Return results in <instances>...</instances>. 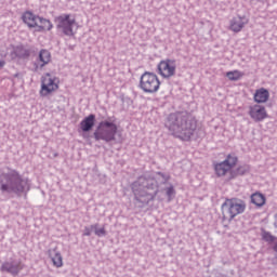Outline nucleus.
I'll return each instance as SVG.
<instances>
[{"mask_svg":"<svg viewBox=\"0 0 277 277\" xmlns=\"http://www.w3.org/2000/svg\"><path fill=\"white\" fill-rule=\"evenodd\" d=\"M164 127L170 131L174 137H179L184 142H189L194 135L197 123L196 118L187 111H177L170 114L166 121Z\"/></svg>","mask_w":277,"mask_h":277,"instance_id":"f257e3e1","label":"nucleus"},{"mask_svg":"<svg viewBox=\"0 0 277 277\" xmlns=\"http://www.w3.org/2000/svg\"><path fill=\"white\" fill-rule=\"evenodd\" d=\"M31 189V181L24 177L18 171L6 168L0 172V194L1 196H27Z\"/></svg>","mask_w":277,"mask_h":277,"instance_id":"f03ea898","label":"nucleus"},{"mask_svg":"<svg viewBox=\"0 0 277 277\" xmlns=\"http://www.w3.org/2000/svg\"><path fill=\"white\" fill-rule=\"evenodd\" d=\"M131 189L137 202L148 205V202L155 200V197L159 194V184L157 183V180L153 177L141 175L131 184Z\"/></svg>","mask_w":277,"mask_h":277,"instance_id":"7ed1b4c3","label":"nucleus"},{"mask_svg":"<svg viewBox=\"0 0 277 277\" xmlns=\"http://www.w3.org/2000/svg\"><path fill=\"white\" fill-rule=\"evenodd\" d=\"M222 215L224 220H235L237 215L246 212V201L237 198L225 199L221 206Z\"/></svg>","mask_w":277,"mask_h":277,"instance_id":"20e7f679","label":"nucleus"},{"mask_svg":"<svg viewBox=\"0 0 277 277\" xmlns=\"http://www.w3.org/2000/svg\"><path fill=\"white\" fill-rule=\"evenodd\" d=\"M116 133H118V126L113 121H101L97 129L93 133V137L96 142H114L116 140Z\"/></svg>","mask_w":277,"mask_h":277,"instance_id":"39448f33","label":"nucleus"},{"mask_svg":"<svg viewBox=\"0 0 277 277\" xmlns=\"http://www.w3.org/2000/svg\"><path fill=\"white\" fill-rule=\"evenodd\" d=\"M22 19L30 29L37 27V31H51V29H53V23H51V21L34 14L31 11L24 12Z\"/></svg>","mask_w":277,"mask_h":277,"instance_id":"423d86ee","label":"nucleus"},{"mask_svg":"<svg viewBox=\"0 0 277 277\" xmlns=\"http://www.w3.org/2000/svg\"><path fill=\"white\" fill-rule=\"evenodd\" d=\"M161 87V81H159V77L156 74L150 71H145L140 79V88L145 92V94H155L159 92V88Z\"/></svg>","mask_w":277,"mask_h":277,"instance_id":"0eeeda50","label":"nucleus"},{"mask_svg":"<svg viewBox=\"0 0 277 277\" xmlns=\"http://www.w3.org/2000/svg\"><path fill=\"white\" fill-rule=\"evenodd\" d=\"M56 28L58 31H62L64 36H68L69 38L75 36L74 27L76 25L75 17L70 16V14H62L55 17Z\"/></svg>","mask_w":277,"mask_h":277,"instance_id":"6e6552de","label":"nucleus"},{"mask_svg":"<svg viewBox=\"0 0 277 277\" xmlns=\"http://www.w3.org/2000/svg\"><path fill=\"white\" fill-rule=\"evenodd\" d=\"M237 161H239L237 156L229 154L226 156L225 160H223L219 163H215L214 172H215L216 176H226V174L232 172L233 168H235L237 166Z\"/></svg>","mask_w":277,"mask_h":277,"instance_id":"1a4fd4ad","label":"nucleus"},{"mask_svg":"<svg viewBox=\"0 0 277 277\" xmlns=\"http://www.w3.org/2000/svg\"><path fill=\"white\" fill-rule=\"evenodd\" d=\"M58 89L60 84H57V78L51 76V74H47L41 79V89L39 91V94L43 97L49 96Z\"/></svg>","mask_w":277,"mask_h":277,"instance_id":"9d476101","label":"nucleus"},{"mask_svg":"<svg viewBox=\"0 0 277 277\" xmlns=\"http://www.w3.org/2000/svg\"><path fill=\"white\" fill-rule=\"evenodd\" d=\"M158 72L163 79H170L176 75V61L167 58L158 64Z\"/></svg>","mask_w":277,"mask_h":277,"instance_id":"9b49d317","label":"nucleus"},{"mask_svg":"<svg viewBox=\"0 0 277 277\" xmlns=\"http://www.w3.org/2000/svg\"><path fill=\"white\" fill-rule=\"evenodd\" d=\"M49 64H51V52L47 49H41L32 63V72H40Z\"/></svg>","mask_w":277,"mask_h":277,"instance_id":"f8f14e48","label":"nucleus"},{"mask_svg":"<svg viewBox=\"0 0 277 277\" xmlns=\"http://www.w3.org/2000/svg\"><path fill=\"white\" fill-rule=\"evenodd\" d=\"M10 57L13 62L19 64V62H25V60L31 57V50L23 44L16 45L11 51Z\"/></svg>","mask_w":277,"mask_h":277,"instance_id":"ddd939ff","label":"nucleus"},{"mask_svg":"<svg viewBox=\"0 0 277 277\" xmlns=\"http://www.w3.org/2000/svg\"><path fill=\"white\" fill-rule=\"evenodd\" d=\"M23 269V262L19 260H10L1 265V272H6L11 276H18Z\"/></svg>","mask_w":277,"mask_h":277,"instance_id":"4468645a","label":"nucleus"},{"mask_svg":"<svg viewBox=\"0 0 277 277\" xmlns=\"http://www.w3.org/2000/svg\"><path fill=\"white\" fill-rule=\"evenodd\" d=\"M249 116L254 122H263L267 118V110L265 106L253 105L249 107Z\"/></svg>","mask_w":277,"mask_h":277,"instance_id":"2eb2a0df","label":"nucleus"},{"mask_svg":"<svg viewBox=\"0 0 277 277\" xmlns=\"http://www.w3.org/2000/svg\"><path fill=\"white\" fill-rule=\"evenodd\" d=\"M246 25H248V17L246 15H236L229 22V29L235 34H239Z\"/></svg>","mask_w":277,"mask_h":277,"instance_id":"dca6fc26","label":"nucleus"},{"mask_svg":"<svg viewBox=\"0 0 277 277\" xmlns=\"http://www.w3.org/2000/svg\"><path fill=\"white\" fill-rule=\"evenodd\" d=\"M96 123V115L90 114L84 117L80 122V129L83 133H90L91 129H94V124Z\"/></svg>","mask_w":277,"mask_h":277,"instance_id":"f3484780","label":"nucleus"},{"mask_svg":"<svg viewBox=\"0 0 277 277\" xmlns=\"http://www.w3.org/2000/svg\"><path fill=\"white\" fill-rule=\"evenodd\" d=\"M253 98L255 103H267V101H269V91L265 88H261L255 91Z\"/></svg>","mask_w":277,"mask_h":277,"instance_id":"a211bd4d","label":"nucleus"},{"mask_svg":"<svg viewBox=\"0 0 277 277\" xmlns=\"http://www.w3.org/2000/svg\"><path fill=\"white\" fill-rule=\"evenodd\" d=\"M50 256L54 267H62L64 265V259L62 258V253L60 251L53 249L50 251Z\"/></svg>","mask_w":277,"mask_h":277,"instance_id":"6ab92c4d","label":"nucleus"},{"mask_svg":"<svg viewBox=\"0 0 277 277\" xmlns=\"http://www.w3.org/2000/svg\"><path fill=\"white\" fill-rule=\"evenodd\" d=\"M265 196L261 193H254L251 195V202L255 207H263L265 205Z\"/></svg>","mask_w":277,"mask_h":277,"instance_id":"aec40b11","label":"nucleus"},{"mask_svg":"<svg viewBox=\"0 0 277 277\" xmlns=\"http://www.w3.org/2000/svg\"><path fill=\"white\" fill-rule=\"evenodd\" d=\"M226 77L227 79H229V81H239V79L243 77V75L239 70H233V71H227Z\"/></svg>","mask_w":277,"mask_h":277,"instance_id":"412c9836","label":"nucleus"},{"mask_svg":"<svg viewBox=\"0 0 277 277\" xmlns=\"http://www.w3.org/2000/svg\"><path fill=\"white\" fill-rule=\"evenodd\" d=\"M236 172L240 176H243V174H248V172H250V166L248 164L240 166L237 168Z\"/></svg>","mask_w":277,"mask_h":277,"instance_id":"4be33fe9","label":"nucleus"},{"mask_svg":"<svg viewBox=\"0 0 277 277\" xmlns=\"http://www.w3.org/2000/svg\"><path fill=\"white\" fill-rule=\"evenodd\" d=\"M94 233L96 237H105L107 235V230H105V227L98 228V223L94 224Z\"/></svg>","mask_w":277,"mask_h":277,"instance_id":"5701e85b","label":"nucleus"},{"mask_svg":"<svg viewBox=\"0 0 277 277\" xmlns=\"http://www.w3.org/2000/svg\"><path fill=\"white\" fill-rule=\"evenodd\" d=\"M263 239H264V241H267L268 243H274V241H276V236L272 235V233H269V232H264Z\"/></svg>","mask_w":277,"mask_h":277,"instance_id":"b1692460","label":"nucleus"},{"mask_svg":"<svg viewBox=\"0 0 277 277\" xmlns=\"http://www.w3.org/2000/svg\"><path fill=\"white\" fill-rule=\"evenodd\" d=\"M94 228H96L94 224L90 226H85L83 230V237H90L92 235V232H94Z\"/></svg>","mask_w":277,"mask_h":277,"instance_id":"393cba45","label":"nucleus"},{"mask_svg":"<svg viewBox=\"0 0 277 277\" xmlns=\"http://www.w3.org/2000/svg\"><path fill=\"white\" fill-rule=\"evenodd\" d=\"M166 194L168 196V200L170 202V200H172V196H174V194H176V192L174 190V186H169L166 188Z\"/></svg>","mask_w":277,"mask_h":277,"instance_id":"a878e982","label":"nucleus"},{"mask_svg":"<svg viewBox=\"0 0 277 277\" xmlns=\"http://www.w3.org/2000/svg\"><path fill=\"white\" fill-rule=\"evenodd\" d=\"M158 176H160L161 183H168L170 181V175L167 173L158 172Z\"/></svg>","mask_w":277,"mask_h":277,"instance_id":"bb28decb","label":"nucleus"},{"mask_svg":"<svg viewBox=\"0 0 277 277\" xmlns=\"http://www.w3.org/2000/svg\"><path fill=\"white\" fill-rule=\"evenodd\" d=\"M5 66V61H0V68H3Z\"/></svg>","mask_w":277,"mask_h":277,"instance_id":"cd10ccee","label":"nucleus"},{"mask_svg":"<svg viewBox=\"0 0 277 277\" xmlns=\"http://www.w3.org/2000/svg\"><path fill=\"white\" fill-rule=\"evenodd\" d=\"M273 250H274L275 252H277V242L274 243Z\"/></svg>","mask_w":277,"mask_h":277,"instance_id":"c85d7f7f","label":"nucleus"}]
</instances>
